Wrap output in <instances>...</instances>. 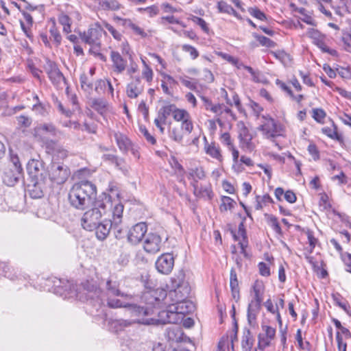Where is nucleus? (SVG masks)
I'll return each mask as SVG.
<instances>
[{"label":"nucleus","mask_w":351,"mask_h":351,"mask_svg":"<svg viewBox=\"0 0 351 351\" xmlns=\"http://www.w3.org/2000/svg\"><path fill=\"white\" fill-rule=\"evenodd\" d=\"M169 289V297L174 304H170L165 301V304L168 305V310L160 313V322L165 324H176L183 319L185 314L194 310L193 303L186 300L191 292L189 283L186 280L184 271L180 270L171 277L167 284Z\"/></svg>","instance_id":"f257e3e1"},{"label":"nucleus","mask_w":351,"mask_h":351,"mask_svg":"<svg viewBox=\"0 0 351 351\" xmlns=\"http://www.w3.org/2000/svg\"><path fill=\"white\" fill-rule=\"evenodd\" d=\"M97 193L96 186L88 180L75 183L69 192V202L71 206L84 210L93 203Z\"/></svg>","instance_id":"f03ea898"},{"label":"nucleus","mask_w":351,"mask_h":351,"mask_svg":"<svg viewBox=\"0 0 351 351\" xmlns=\"http://www.w3.org/2000/svg\"><path fill=\"white\" fill-rule=\"evenodd\" d=\"M112 207L110 197L106 194L100 195L93 203V208L86 211L81 219L82 226L88 231L97 228L102 217Z\"/></svg>","instance_id":"7ed1b4c3"},{"label":"nucleus","mask_w":351,"mask_h":351,"mask_svg":"<svg viewBox=\"0 0 351 351\" xmlns=\"http://www.w3.org/2000/svg\"><path fill=\"white\" fill-rule=\"evenodd\" d=\"M265 285L261 280H256L252 286L250 293L253 297L247 306V322L250 325H254L261 309L263 300Z\"/></svg>","instance_id":"20e7f679"},{"label":"nucleus","mask_w":351,"mask_h":351,"mask_svg":"<svg viewBox=\"0 0 351 351\" xmlns=\"http://www.w3.org/2000/svg\"><path fill=\"white\" fill-rule=\"evenodd\" d=\"M23 168L16 155L11 154L10 160L3 169L2 180L4 184L12 186L19 182L22 177Z\"/></svg>","instance_id":"39448f33"},{"label":"nucleus","mask_w":351,"mask_h":351,"mask_svg":"<svg viewBox=\"0 0 351 351\" xmlns=\"http://www.w3.org/2000/svg\"><path fill=\"white\" fill-rule=\"evenodd\" d=\"M106 32L103 29V26L96 23L92 25L90 28L81 35V38L84 42L97 47L100 46V38Z\"/></svg>","instance_id":"423d86ee"},{"label":"nucleus","mask_w":351,"mask_h":351,"mask_svg":"<svg viewBox=\"0 0 351 351\" xmlns=\"http://www.w3.org/2000/svg\"><path fill=\"white\" fill-rule=\"evenodd\" d=\"M70 174L69 168L61 163H52L49 173L50 179L58 184L64 183Z\"/></svg>","instance_id":"0eeeda50"},{"label":"nucleus","mask_w":351,"mask_h":351,"mask_svg":"<svg viewBox=\"0 0 351 351\" xmlns=\"http://www.w3.org/2000/svg\"><path fill=\"white\" fill-rule=\"evenodd\" d=\"M124 308H125L126 314L130 315L131 317H133V319H140L141 320L146 321L143 317L150 313L149 310L147 308H144L136 304H127V305H124ZM147 320L151 322L150 324H155L160 322V319L156 320L154 319H147Z\"/></svg>","instance_id":"6e6552de"},{"label":"nucleus","mask_w":351,"mask_h":351,"mask_svg":"<svg viewBox=\"0 0 351 351\" xmlns=\"http://www.w3.org/2000/svg\"><path fill=\"white\" fill-rule=\"evenodd\" d=\"M265 121L258 130L263 132L264 136L267 138H274L280 135L281 128L278 126L274 119L271 118H265Z\"/></svg>","instance_id":"1a4fd4ad"},{"label":"nucleus","mask_w":351,"mask_h":351,"mask_svg":"<svg viewBox=\"0 0 351 351\" xmlns=\"http://www.w3.org/2000/svg\"><path fill=\"white\" fill-rule=\"evenodd\" d=\"M147 228L145 223H138L132 226L127 234L128 241L132 245L138 243L145 237Z\"/></svg>","instance_id":"9d476101"},{"label":"nucleus","mask_w":351,"mask_h":351,"mask_svg":"<svg viewBox=\"0 0 351 351\" xmlns=\"http://www.w3.org/2000/svg\"><path fill=\"white\" fill-rule=\"evenodd\" d=\"M174 266V257L172 254L165 253L159 256L156 262L157 270L163 274H169Z\"/></svg>","instance_id":"9b49d317"},{"label":"nucleus","mask_w":351,"mask_h":351,"mask_svg":"<svg viewBox=\"0 0 351 351\" xmlns=\"http://www.w3.org/2000/svg\"><path fill=\"white\" fill-rule=\"evenodd\" d=\"M27 171L33 180H44V163L42 160L32 159L27 163Z\"/></svg>","instance_id":"f8f14e48"},{"label":"nucleus","mask_w":351,"mask_h":351,"mask_svg":"<svg viewBox=\"0 0 351 351\" xmlns=\"http://www.w3.org/2000/svg\"><path fill=\"white\" fill-rule=\"evenodd\" d=\"M162 239L161 237L154 233H149L143 242V249L149 254H156L160 250Z\"/></svg>","instance_id":"ddd939ff"},{"label":"nucleus","mask_w":351,"mask_h":351,"mask_svg":"<svg viewBox=\"0 0 351 351\" xmlns=\"http://www.w3.org/2000/svg\"><path fill=\"white\" fill-rule=\"evenodd\" d=\"M143 324L145 325H150L151 322L148 320L144 321L140 319H119L112 320L110 322V327L115 332H119L125 330V328L132 326L134 324Z\"/></svg>","instance_id":"4468645a"},{"label":"nucleus","mask_w":351,"mask_h":351,"mask_svg":"<svg viewBox=\"0 0 351 351\" xmlns=\"http://www.w3.org/2000/svg\"><path fill=\"white\" fill-rule=\"evenodd\" d=\"M144 90V84L139 77H132L131 82L127 85L126 94L130 98L138 97Z\"/></svg>","instance_id":"2eb2a0df"},{"label":"nucleus","mask_w":351,"mask_h":351,"mask_svg":"<svg viewBox=\"0 0 351 351\" xmlns=\"http://www.w3.org/2000/svg\"><path fill=\"white\" fill-rule=\"evenodd\" d=\"M110 58L112 62L113 72L117 74L122 73L126 69L127 61L123 58L119 52L114 51H111Z\"/></svg>","instance_id":"dca6fc26"},{"label":"nucleus","mask_w":351,"mask_h":351,"mask_svg":"<svg viewBox=\"0 0 351 351\" xmlns=\"http://www.w3.org/2000/svg\"><path fill=\"white\" fill-rule=\"evenodd\" d=\"M205 141V144L204 147V149L206 154L210 156L212 158L217 160L218 162H222L223 156L221 154V150L220 147L217 145L215 143H209L207 141L206 137L204 138Z\"/></svg>","instance_id":"f3484780"},{"label":"nucleus","mask_w":351,"mask_h":351,"mask_svg":"<svg viewBox=\"0 0 351 351\" xmlns=\"http://www.w3.org/2000/svg\"><path fill=\"white\" fill-rule=\"evenodd\" d=\"M113 225L114 223L111 222V220H101L97 228L94 229L97 238L101 241L104 240L109 234Z\"/></svg>","instance_id":"a211bd4d"},{"label":"nucleus","mask_w":351,"mask_h":351,"mask_svg":"<svg viewBox=\"0 0 351 351\" xmlns=\"http://www.w3.org/2000/svg\"><path fill=\"white\" fill-rule=\"evenodd\" d=\"M194 195L199 198L210 200L213 197V192L209 186H198V184L192 183Z\"/></svg>","instance_id":"6ab92c4d"},{"label":"nucleus","mask_w":351,"mask_h":351,"mask_svg":"<svg viewBox=\"0 0 351 351\" xmlns=\"http://www.w3.org/2000/svg\"><path fill=\"white\" fill-rule=\"evenodd\" d=\"M169 133L170 138L178 143H181L182 142L184 136L187 134L185 132L184 129L178 125H175L169 128Z\"/></svg>","instance_id":"aec40b11"},{"label":"nucleus","mask_w":351,"mask_h":351,"mask_svg":"<svg viewBox=\"0 0 351 351\" xmlns=\"http://www.w3.org/2000/svg\"><path fill=\"white\" fill-rule=\"evenodd\" d=\"M176 109L177 106L175 104L167 103L158 111V116L160 120L165 123L167 117L171 114L173 116Z\"/></svg>","instance_id":"412c9836"},{"label":"nucleus","mask_w":351,"mask_h":351,"mask_svg":"<svg viewBox=\"0 0 351 351\" xmlns=\"http://www.w3.org/2000/svg\"><path fill=\"white\" fill-rule=\"evenodd\" d=\"M106 289L109 297L121 296L127 297L128 295L121 292L119 289V283L117 281L108 280L106 282Z\"/></svg>","instance_id":"4be33fe9"},{"label":"nucleus","mask_w":351,"mask_h":351,"mask_svg":"<svg viewBox=\"0 0 351 351\" xmlns=\"http://www.w3.org/2000/svg\"><path fill=\"white\" fill-rule=\"evenodd\" d=\"M35 131L36 134L38 136H43L45 134L55 136L56 134V129L51 123L40 124L36 128Z\"/></svg>","instance_id":"5701e85b"},{"label":"nucleus","mask_w":351,"mask_h":351,"mask_svg":"<svg viewBox=\"0 0 351 351\" xmlns=\"http://www.w3.org/2000/svg\"><path fill=\"white\" fill-rule=\"evenodd\" d=\"M230 286L233 298L238 300L239 298V282L237 273L233 268L230 270Z\"/></svg>","instance_id":"b1692460"},{"label":"nucleus","mask_w":351,"mask_h":351,"mask_svg":"<svg viewBox=\"0 0 351 351\" xmlns=\"http://www.w3.org/2000/svg\"><path fill=\"white\" fill-rule=\"evenodd\" d=\"M114 136L117 145L121 151L125 152L129 149L130 146V141L125 135L120 132H115Z\"/></svg>","instance_id":"393cba45"},{"label":"nucleus","mask_w":351,"mask_h":351,"mask_svg":"<svg viewBox=\"0 0 351 351\" xmlns=\"http://www.w3.org/2000/svg\"><path fill=\"white\" fill-rule=\"evenodd\" d=\"M123 212V205L121 203H116L112 209V221L114 225H119L121 222Z\"/></svg>","instance_id":"a878e982"},{"label":"nucleus","mask_w":351,"mask_h":351,"mask_svg":"<svg viewBox=\"0 0 351 351\" xmlns=\"http://www.w3.org/2000/svg\"><path fill=\"white\" fill-rule=\"evenodd\" d=\"M254 339L250 331L247 330L243 332L242 337L241 346L243 351H251L253 346Z\"/></svg>","instance_id":"bb28decb"},{"label":"nucleus","mask_w":351,"mask_h":351,"mask_svg":"<svg viewBox=\"0 0 351 351\" xmlns=\"http://www.w3.org/2000/svg\"><path fill=\"white\" fill-rule=\"evenodd\" d=\"M217 8L219 12L233 15L238 19H241V16L234 10V8L225 1H219L217 3Z\"/></svg>","instance_id":"cd10ccee"},{"label":"nucleus","mask_w":351,"mask_h":351,"mask_svg":"<svg viewBox=\"0 0 351 351\" xmlns=\"http://www.w3.org/2000/svg\"><path fill=\"white\" fill-rule=\"evenodd\" d=\"M32 189L29 190L30 195L33 198H40L43 196L44 180H34Z\"/></svg>","instance_id":"c85d7f7f"},{"label":"nucleus","mask_w":351,"mask_h":351,"mask_svg":"<svg viewBox=\"0 0 351 351\" xmlns=\"http://www.w3.org/2000/svg\"><path fill=\"white\" fill-rule=\"evenodd\" d=\"M205 176V172L202 167H196L189 169V178L193 180L192 183L198 184V180L204 179Z\"/></svg>","instance_id":"c756f323"},{"label":"nucleus","mask_w":351,"mask_h":351,"mask_svg":"<svg viewBox=\"0 0 351 351\" xmlns=\"http://www.w3.org/2000/svg\"><path fill=\"white\" fill-rule=\"evenodd\" d=\"M80 80L82 88L84 91L90 93L93 88V78L83 73L81 74Z\"/></svg>","instance_id":"7c9ffc66"},{"label":"nucleus","mask_w":351,"mask_h":351,"mask_svg":"<svg viewBox=\"0 0 351 351\" xmlns=\"http://www.w3.org/2000/svg\"><path fill=\"white\" fill-rule=\"evenodd\" d=\"M252 138L253 136L239 140L241 148L247 152H253L255 149V145L252 142Z\"/></svg>","instance_id":"2f4dec72"},{"label":"nucleus","mask_w":351,"mask_h":351,"mask_svg":"<svg viewBox=\"0 0 351 351\" xmlns=\"http://www.w3.org/2000/svg\"><path fill=\"white\" fill-rule=\"evenodd\" d=\"M59 23L63 26V32L69 34L71 32V20L66 14L62 13L58 16Z\"/></svg>","instance_id":"473e14b6"},{"label":"nucleus","mask_w":351,"mask_h":351,"mask_svg":"<svg viewBox=\"0 0 351 351\" xmlns=\"http://www.w3.org/2000/svg\"><path fill=\"white\" fill-rule=\"evenodd\" d=\"M237 130H238L239 140H241L244 138L252 136V134L250 132L248 128L246 127V125L243 121H239L237 123Z\"/></svg>","instance_id":"72a5a7b5"},{"label":"nucleus","mask_w":351,"mask_h":351,"mask_svg":"<svg viewBox=\"0 0 351 351\" xmlns=\"http://www.w3.org/2000/svg\"><path fill=\"white\" fill-rule=\"evenodd\" d=\"M236 202L230 197L223 196L221 197V204L220 205V210L221 212L231 210L234 208Z\"/></svg>","instance_id":"f704fd0d"},{"label":"nucleus","mask_w":351,"mask_h":351,"mask_svg":"<svg viewBox=\"0 0 351 351\" xmlns=\"http://www.w3.org/2000/svg\"><path fill=\"white\" fill-rule=\"evenodd\" d=\"M48 77L51 81V82L56 86H58L62 82H64L65 80L64 77L63 76L62 73L60 71L58 68L57 69H55V71H53V72L49 74Z\"/></svg>","instance_id":"c9c22d12"},{"label":"nucleus","mask_w":351,"mask_h":351,"mask_svg":"<svg viewBox=\"0 0 351 351\" xmlns=\"http://www.w3.org/2000/svg\"><path fill=\"white\" fill-rule=\"evenodd\" d=\"M183 119V121H178V122L180 123L179 126L182 127L184 129L185 132L187 134H189L192 132L193 130V123L192 121V119L191 115L187 116Z\"/></svg>","instance_id":"e433bc0d"},{"label":"nucleus","mask_w":351,"mask_h":351,"mask_svg":"<svg viewBox=\"0 0 351 351\" xmlns=\"http://www.w3.org/2000/svg\"><path fill=\"white\" fill-rule=\"evenodd\" d=\"M100 5L104 10H117L120 8L119 3L116 0L102 1Z\"/></svg>","instance_id":"4c0bfd02"},{"label":"nucleus","mask_w":351,"mask_h":351,"mask_svg":"<svg viewBox=\"0 0 351 351\" xmlns=\"http://www.w3.org/2000/svg\"><path fill=\"white\" fill-rule=\"evenodd\" d=\"M258 348L261 350H264L267 347L269 346L271 341H272L263 333H260L258 335Z\"/></svg>","instance_id":"58836bf2"},{"label":"nucleus","mask_w":351,"mask_h":351,"mask_svg":"<svg viewBox=\"0 0 351 351\" xmlns=\"http://www.w3.org/2000/svg\"><path fill=\"white\" fill-rule=\"evenodd\" d=\"M53 154L60 158H64L68 155V152L62 146L53 142Z\"/></svg>","instance_id":"ea45409f"},{"label":"nucleus","mask_w":351,"mask_h":351,"mask_svg":"<svg viewBox=\"0 0 351 351\" xmlns=\"http://www.w3.org/2000/svg\"><path fill=\"white\" fill-rule=\"evenodd\" d=\"M271 53L284 64L290 61V56L285 51H271Z\"/></svg>","instance_id":"a19ab883"},{"label":"nucleus","mask_w":351,"mask_h":351,"mask_svg":"<svg viewBox=\"0 0 351 351\" xmlns=\"http://www.w3.org/2000/svg\"><path fill=\"white\" fill-rule=\"evenodd\" d=\"M248 12L254 18L261 20V21H266L267 16L266 15L257 7H251L247 10Z\"/></svg>","instance_id":"79ce46f5"},{"label":"nucleus","mask_w":351,"mask_h":351,"mask_svg":"<svg viewBox=\"0 0 351 351\" xmlns=\"http://www.w3.org/2000/svg\"><path fill=\"white\" fill-rule=\"evenodd\" d=\"M189 115H190V114L187 110L177 108L173 115V119L175 121L178 122V121H183V119H185L184 118Z\"/></svg>","instance_id":"37998d69"},{"label":"nucleus","mask_w":351,"mask_h":351,"mask_svg":"<svg viewBox=\"0 0 351 351\" xmlns=\"http://www.w3.org/2000/svg\"><path fill=\"white\" fill-rule=\"evenodd\" d=\"M139 131L144 136L148 143L152 145H154L156 143V138L149 134L145 126L141 125L139 126Z\"/></svg>","instance_id":"c03bdc74"},{"label":"nucleus","mask_w":351,"mask_h":351,"mask_svg":"<svg viewBox=\"0 0 351 351\" xmlns=\"http://www.w3.org/2000/svg\"><path fill=\"white\" fill-rule=\"evenodd\" d=\"M128 26L134 32L135 34L140 36L141 38H145L147 36V34L141 27L133 23L132 21H129Z\"/></svg>","instance_id":"a18cd8bd"},{"label":"nucleus","mask_w":351,"mask_h":351,"mask_svg":"<svg viewBox=\"0 0 351 351\" xmlns=\"http://www.w3.org/2000/svg\"><path fill=\"white\" fill-rule=\"evenodd\" d=\"M254 36L259 42V43L263 46L268 47H274L276 46V43L273 40L264 36L255 35Z\"/></svg>","instance_id":"49530a36"},{"label":"nucleus","mask_w":351,"mask_h":351,"mask_svg":"<svg viewBox=\"0 0 351 351\" xmlns=\"http://www.w3.org/2000/svg\"><path fill=\"white\" fill-rule=\"evenodd\" d=\"M220 141L222 144L227 147L228 149L234 145L231 138L230 134L228 132H224L221 134L220 136Z\"/></svg>","instance_id":"de8ad7c7"},{"label":"nucleus","mask_w":351,"mask_h":351,"mask_svg":"<svg viewBox=\"0 0 351 351\" xmlns=\"http://www.w3.org/2000/svg\"><path fill=\"white\" fill-rule=\"evenodd\" d=\"M141 11L143 12L145 14L149 16V17H153L156 16L159 13V9L158 6L153 5L149 7H147L145 8H141Z\"/></svg>","instance_id":"09e8293b"},{"label":"nucleus","mask_w":351,"mask_h":351,"mask_svg":"<svg viewBox=\"0 0 351 351\" xmlns=\"http://www.w3.org/2000/svg\"><path fill=\"white\" fill-rule=\"evenodd\" d=\"M153 297L157 302L164 301L167 299V291L162 289H158L153 293Z\"/></svg>","instance_id":"8fccbe9b"},{"label":"nucleus","mask_w":351,"mask_h":351,"mask_svg":"<svg viewBox=\"0 0 351 351\" xmlns=\"http://www.w3.org/2000/svg\"><path fill=\"white\" fill-rule=\"evenodd\" d=\"M182 49L184 51L189 53L193 60L196 59L199 56L197 50L191 45H183Z\"/></svg>","instance_id":"3c124183"},{"label":"nucleus","mask_w":351,"mask_h":351,"mask_svg":"<svg viewBox=\"0 0 351 351\" xmlns=\"http://www.w3.org/2000/svg\"><path fill=\"white\" fill-rule=\"evenodd\" d=\"M341 41L343 42V49L346 51L351 53V34L348 33L344 35L341 38Z\"/></svg>","instance_id":"603ef678"},{"label":"nucleus","mask_w":351,"mask_h":351,"mask_svg":"<svg viewBox=\"0 0 351 351\" xmlns=\"http://www.w3.org/2000/svg\"><path fill=\"white\" fill-rule=\"evenodd\" d=\"M313 117L314 119L319 123L322 122L326 117L325 112L321 108L313 109Z\"/></svg>","instance_id":"864d4df0"},{"label":"nucleus","mask_w":351,"mask_h":351,"mask_svg":"<svg viewBox=\"0 0 351 351\" xmlns=\"http://www.w3.org/2000/svg\"><path fill=\"white\" fill-rule=\"evenodd\" d=\"M192 21L194 23L199 25L204 32H208L209 29L208 27V25L206 22L202 18H199L198 16H193L192 19Z\"/></svg>","instance_id":"5fc2aeb1"},{"label":"nucleus","mask_w":351,"mask_h":351,"mask_svg":"<svg viewBox=\"0 0 351 351\" xmlns=\"http://www.w3.org/2000/svg\"><path fill=\"white\" fill-rule=\"evenodd\" d=\"M102 24L103 25H101L106 28L115 39L121 40V34L118 32L110 24L106 22H103Z\"/></svg>","instance_id":"6e6d98bb"},{"label":"nucleus","mask_w":351,"mask_h":351,"mask_svg":"<svg viewBox=\"0 0 351 351\" xmlns=\"http://www.w3.org/2000/svg\"><path fill=\"white\" fill-rule=\"evenodd\" d=\"M164 21H167L171 24H179L182 25L183 27H186V25L181 21H180L178 19H176L174 16H162L161 18V23H164Z\"/></svg>","instance_id":"4d7b16f0"},{"label":"nucleus","mask_w":351,"mask_h":351,"mask_svg":"<svg viewBox=\"0 0 351 351\" xmlns=\"http://www.w3.org/2000/svg\"><path fill=\"white\" fill-rule=\"evenodd\" d=\"M263 334L273 340L276 336V329L269 326H262Z\"/></svg>","instance_id":"13d9d810"},{"label":"nucleus","mask_w":351,"mask_h":351,"mask_svg":"<svg viewBox=\"0 0 351 351\" xmlns=\"http://www.w3.org/2000/svg\"><path fill=\"white\" fill-rule=\"evenodd\" d=\"M143 62L145 65L144 70L143 71V76L146 79L147 82H151L153 78V71L150 67H149L145 62L143 60Z\"/></svg>","instance_id":"bf43d9fd"},{"label":"nucleus","mask_w":351,"mask_h":351,"mask_svg":"<svg viewBox=\"0 0 351 351\" xmlns=\"http://www.w3.org/2000/svg\"><path fill=\"white\" fill-rule=\"evenodd\" d=\"M336 339L339 351H346L347 343L343 341V337L339 332H337L336 334Z\"/></svg>","instance_id":"052dcab7"},{"label":"nucleus","mask_w":351,"mask_h":351,"mask_svg":"<svg viewBox=\"0 0 351 351\" xmlns=\"http://www.w3.org/2000/svg\"><path fill=\"white\" fill-rule=\"evenodd\" d=\"M107 303L108 306L111 308L124 307V305H127V304H124L121 300L118 299H113L110 297H108Z\"/></svg>","instance_id":"680f3d73"},{"label":"nucleus","mask_w":351,"mask_h":351,"mask_svg":"<svg viewBox=\"0 0 351 351\" xmlns=\"http://www.w3.org/2000/svg\"><path fill=\"white\" fill-rule=\"evenodd\" d=\"M82 286L84 290L86 291L88 293L95 292L97 289V286L94 283L88 280L83 282Z\"/></svg>","instance_id":"e2e57ef3"},{"label":"nucleus","mask_w":351,"mask_h":351,"mask_svg":"<svg viewBox=\"0 0 351 351\" xmlns=\"http://www.w3.org/2000/svg\"><path fill=\"white\" fill-rule=\"evenodd\" d=\"M138 110L143 114L144 119L147 121L149 118V108L145 102L142 101L138 107Z\"/></svg>","instance_id":"0e129e2a"},{"label":"nucleus","mask_w":351,"mask_h":351,"mask_svg":"<svg viewBox=\"0 0 351 351\" xmlns=\"http://www.w3.org/2000/svg\"><path fill=\"white\" fill-rule=\"evenodd\" d=\"M260 274L263 276H269L270 275V269L267 265L263 262L258 264Z\"/></svg>","instance_id":"69168bd1"},{"label":"nucleus","mask_w":351,"mask_h":351,"mask_svg":"<svg viewBox=\"0 0 351 351\" xmlns=\"http://www.w3.org/2000/svg\"><path fill=\"white\" fill-rule=\"evenodd\" d=\"M106 86V82L103 80H98L95 83V91L98 94L104 90Z\"/></svg>","instance_id":"338daca9"},{"label":"nucleus","mask_w":351,"mask_h":351,"mask_svg":"<svg viewBox=\"0 0 351 351\" xmlns=\"http://www.w3.org/2000/svg\"><path fill=\"white\" fill-rule=\"evenodd\" d=\"M339 74L343 78L351 80V68L350 67H342L339 71Z\"/></svg>","instance_id":"774afa93"}]
</instances>
